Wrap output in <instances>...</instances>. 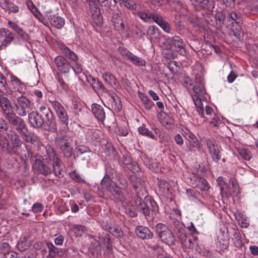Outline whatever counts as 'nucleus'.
<instances>
[{"label":"nucleus","instance_id":"f257e3e1","mask_svg":"<svg viewBox=\"0 0 258 258\" xmlns=\"http://www.w3.org/2000/svg\"><path fill=\"white\" fill-rule=\"evenodd\" d=\"M118 186L113 183L108 176H105L101 180V187L116 200L122 202L125 198L121 190L127 188V182L124 177L120 176L118 177Z\"/></svg>","mask_w":258,"mask_h":258},{"label":"nucleus","instance_id":"f03ea898","mask_svg":"<svg viewBox=\"0 0 258 258\" xmlns=\"http://www.w3.org/2000/svg\"><path fill=\"white\" fill-rule=\"evenodd\" d=\"M57 46L62 54L66 58L70 60V63L73 65V70L76 74H80L82 72V66L78 63V55L62 42H58Z\"/></svg>","mask_w":258,"mask_h":258},{"label":"nucleus","instance_id":"7ed1b4c3","mask_svg":"<svg viewBox=\"0 0 258 258\" xmlns=\"http://www.w3.org/2000/svg\"><path fill=\"white\" fill-rule=\"evenodd\" d=\"M45 160L48 164H52L53 172L55 176L58 177L63 176L62 169L60 167V160L53 149L50 147L47 149Z\"/></svg>","mask_w":258,"mask_h":258},{"label":"nucleus","instance_id":"20e7f679","mask_svg":"<svg viewBox=\"0 0 258 258\" xmlns=\"http://www.w3.org/2000/svg\"><path fill=\"white\" fill-rule=\"evenodd\" d=\"M155 231L162 241L168 245H174L175 238L168 227L162 223H158L155 227Z\"/></svg>","mask_w":258,"mask_h":258},{"label":"nucleus","instance_id":"39448f33","mask_svg":"<svg viewBox=\"0 0 258 258\" xmlns=\"http://www.w3.org/2000/svg\"><path fill=\"white\" fill-rule=\"evenodd\" d=\"M39 110L41 113L45 116L44 123L42 127L48 132H56L57 128L56 121L49 109L42 106L39 108Z\"/></svg>","mask_w":258,"mask_h":258},{"label":"nucleus","instance_id":"423d86ee","mask_svg":"<svg viewBox=\"0 0 258 258\" xmlns=\"http://www.w3.org/2000/svg\"><path fill=\"white\" fill-rule=\"evenodd\" d=\"M49 102L54 110L60 124L68 128L69 117L64 107L57 100H49Z\"/></svg>","mask_w":258,"mask_h":258},{"label":"nucleus","instance_id":"0eeeda50","mask_svg":"<svg viewBox=\"0 0 258 258\" xmlns=\"http://www.w3.org/2000/svg\"><path fill=\"white\" fill-rule=\"evenodd\" d=\"M15 106L16 113L20 116H26L32 109L30 101L22 95L17 97Z\"/></svg>","mask_w":258,"mask_h":258},{"label":"nucleus","instance_id":"6e6552de","mask_svg":"<svg viewBox=\"0 0 258 258\" xmlns=\"http://www.w3.org/2000/svg\"><path fill=\"white\" fill-rule=\"evenodd\" d=\"M208 153H209L212 161L218 162L221 158V148L218 146L216 141L212 139L205 140Z\"/></svg>","mask_w":258,"mask_h":258},{"label":"nucleus","instance_id":"1a4fd4ad","mask_svg":"<svg viewBox=\"0 0 258 258\" xmlns=\"http://www.w3.org/2000/svg\"><path fill=\"white\" fill-rule=\"evenodd\" d=\"M119 51L122 56L130 60L134 65L137 67H144L146 66V61L141 57L135 55L125 48H119Z\"/></svg>","mask_w":258,"mask_h":258},{"label":"nucleus","instance_id":"9d476101","mask_svg":"<svg viewBox=\"0 0 258 258\" xmlns=\"http://www.w3.org/2000/svg\"><path fill=\"white\" fill-rule=\"evenodd\" d=\"M54 63L58 72L62 74H68L71 69L73 70V65L62 55L56 56L54 58Z\"/></svg>","mask_w":258,"mask_h":258},{"label":"nucleus","instance_id":"9b49d317","mask_svg":"<svg viewBox=\"0 0 258 258\" xmlns=\"http://www.w3.org/2000/svg\"><path fill=\"white\" fill-rule=\"evenodd\" d=\"M4 94L3 91H0V104L3 112L7 119L15 113L13 112V108L10 100L4 96Z\"/></svg>","mask_w":258,"mask_h":258},{"label":"nucleus","instance_id":"f8f14e48","mask_svg":"<svg viewBox=\"0 0 258 258\" xmlns=\"http://www.w3.org/2000/svg\"><path fill=\"white\" fill-rule=\"evenodd\" d=\"M111 22L114 28L120 34H124L126 32L119 10H117L112 13Z\"/></svg>","mask_w":258,"mask_h":258},{"label":"nucleus","instance_id":"ddd939ff","mask_svg":"<svg viewBox=\"0 0 258 258\" xmlns=\"http://www.w3.org/2000/svg\"><path fill=\"white\" fill-rule=\"evenodd\" d=\"M7 119L19 134L28 130L27 125L24 120L22 118L19 117L15 114L12 115V116Z\"/></svg>","mask_w":258,"mask_h":258},{"label":"nucleus","instance_id":"4468645a","mask_svg":"<svg viewBox=\"0 0 258 258\" xmlns=\"http://www.w3.org/2000/svg\"><path fill=\"white\" fill-rule=\"evenodd\" d=\"M28 121L32 127L40 128L43 126L44 119L42 115L37 111H32L28 114Z\"/></svg>","mask_w":258,"mask_h":258},{"label":"nucleus","instance_id":"2eb2a0df","mask_svg":"<svg viewBox=\"0 0 258 258\" xmlns=\"http://www.w3.org/2000/svg\"><path fill=\"white\" fill-rule=\"evenodd\" d=\"M166 42L170 47L174 46L176 48L177 51H181L180 54L185 52L184 50L185 44L180 37L175 36L173 37H168L167 39Z\"/></svg>","mask_w":258,"mask_h":258},{"label":"nucleus","instance_id":"dca6fc26","mask_svg":"<svg viewBox=\"0 0 258 258\" xmlns=\"http://www.w3.org/2000/svg\"><path fill=\"white\" fill-rule=\"evenodd\" d=\"M135 203L139 211L146 217L149 216L150 207H149L146 200L145 202H143L142 198L136 196L135 197Z\"/></svg>","mask_w":258,"mask_h":258},{"label":"nucleus","instance_id":"f3484780","mask_svg":"<svg viewBox=\"0 0 258 258\" xmlns=\"http://www.w3.org/2000/svg\"><path fill=\"white\" fill-rule=\"evenodd\" d=\"M58 146L65 157L69 158L72 156L73 148L67 139H60L58 141Z\"/></svg>","mask_w":258,"mask_h":258},{"label":"nucleus","instance_id":"a211bd4d","mask_svg":"<svg viewBox=\"0 0 258 258\" xmlns=\"http://www.w3.org/2000/svg\"><path fill=\"white\" fill-rule=\"evenodd\" d=\"M91 110L94 117L99 121L103 122L105 118V112L102 106L94 103L92 105Z\"/></svg>","mask_w":258,"mask_h":258},{"label":"nucleus","instance_id":"6ab92c4d","mask_svg":"<svg viewBox=\"0 0 258 258\" xmlns=\"http://www.w3.org/2000/svg\"><path fill=\"white\" fill-rule=\"evenodd\" d=\"M33 167L37 169L39 173L44 175L50 174L53 172V169L52 170L48 166L44 164V163L39 159L35 160Z\"/></svg>","mask_w":258,"mask_h":258},{"label":"nucleus","instance_id":"aec40b11","mask_svg":"<svg viewBox=\"0 0 258 258\" xmlns=\"http://www.w3.org/2000/svg\"><path fill=\"white\" fill-rule=\"evenodd\" d=\"M183 136L188 141L189 144L191 145L193 147L200 149V146L199 141L196 136L187 128L183 130Z\"/></svg>","mask_w":258,"mask_h":258},{"label":"nucleus","instance_id":"412c9836","mask_svg":"<svg viewBox=\"0 0 258 258\" xmlns=\"http://www.w3.org/2000/svg\"><path fill=\"white\" fill-rule=\"evenodd\" d=\"M137 236L142 239H148L153 237V234L147 227L139 226L136 229Z\"/></svg>","mask_w":258,"mask_h":258},{"label":"nucleus","instance_id":"4be33fe9","mask_svg":"<svg viewBox=\"0 0 258 258\" xmlns=\"http://www.w3.org/2000/svg\"><path fill=\"white\" fill-rule=\"evenodd\" d=\"M0 6L2 9L8 12L9 13H17L19 11V7L8 0H3L0 3Z\"/></svg>","mask_w":258,"mask_h":258},{"label":"nucleus","instance_id":"5701e85b","mask_svg":"<svg viewBox=\"0 0 258 258\" xmlns=\"http://www.w3.org/2000/svg\"><path fill=\"white\" fill-rule=\"evenodd\" d=\"M11 86L12 89H11L13 92H18L21 93L22 91L25 89V85L21 80L16 76H11L10 77Z\"/></svg>","mask_w":258,"mask_h":258},{"label":"nucleus","instance_id":"b1692460","mask_svg":"<svg viewBox=\"0 0 258 258\" xmlns=\"http://www.w3.org/2000/svg\"><path fill=\"white\" fill-rule=\"evenodd\" d=\"M110 99L109 101L113 109L117 112H119L122 108L121 102L120 98L114 93L109 94Z\"/></svg>","mask_w":258,"mask_h":258},{"label":"nucleus","instance_id":"393cba45","mask_svg":"<svg viewBox=\"0 0 258 258\" xmlns=\"http://www.w3.org/2000/svg\"><path fill=\"white\" fill-rule=\"evenodd\" d=\"M9 26L15 31L23 39L27 40L29 39V35L18 25L11 21L8 22Z\"/></svg>","mask_w":258,"mask_h":258},{"label":"nucleus","instance_id":"a878e982","mask_svg":"<svg viewBox=\"0 0 258 258\" xmlns=\"http://www.w3.org/2000/svg\"><path fill=\"white\" fill-rule=\"evenodd\" d=\"M2 35L5 38L0 46L1 49L6 47L7 44H10L14 39L13 33L7 29L4 28L2 30Z\"/></svg>","mask_w":258,"mask_h":258},{"label":"nucleus","instance_id":"bb28decb","mask_svg":"<svg viewBox=\"0 0 258 258\" xmlns=\"http://www.w3.org/2000/svg\"><path fill=\"white\" fill-rule=\"evenodd\" d=\"M158 118L162 125L166 128H170L173 123V120L164 112H160Z\"/></svg>","mask_w":258,"mask_h":258},{"label":"nucleus","instance_id":"cd10ccee","mask_svg":"<svg viewBox=\"0 0 258 258\" xmlns=\"http://www.w3.org/2000/svg\"><path fill=\"white\" fill-rule=\"evenodd\" d=\"M48 19L51 25L56 28L60 29L64 24V20L61 17L55 15H50L48 17Z\"/></svg>","mask_w":258,"mask_h":258},{"label":"nucleus","instance_id":"c85d7f7f","mask_svg":"<svg viewBox=\"0 0 258 258\" xmlns=\"http://www.w3.org/2000/svg\"><path fill=\"white\" fill-rule=\"evenodd\" d=\"M102 78L104 81L110 86L117 87L118 83L115 77L110 73L104 72L102 73Z\"/></svg>","mask_w":258,"mask_h":258},{"label":"nucleus","instance_id":"c756f323","mask_svg":"<svg viewBox=\"0 0 258 258\" xmlns=\"http://www.w3.org/2000/svg\"><path fill=\"white\" fill-rule=\"evenodd\" d=\"M139 96L144 107L148 110H150L155 106L153 102L150 100L148 96L143 93H140Z\"/></svg>","mask_w":258,"mask_h":258},{"label":"nucleus","instance_id":"7c9ffc66","mask_svg":"<svg viewBox=\"0 0 258 258\" xmlns=\"http://www.w3.org/2000/svg\"><path fill=\"white\" fill-rule=\"evenodd\" d=\"M8 138L10 139L12 144L14 147H20L22 144V141L19 136L15 132L9 131L7 134Z\"/></svg>","mask_w":258,"mask_h":258},{"label":"nucleus","instance_id":"2f4dec72","mask_svg":"<svg viewBox=\"0 0 258 258\" xmlns=\"http://www.w3.org/2000/svg\"><path fill=\"white\" fill-rule=\"evenodd\" d=\"M121 203L127 214L130 215L131 217H135L137 216V213L135 208L130 202L125 201L124 200Z\"/></svg>","mask_w":258,"mask_h":258},{"label":"nucleus","instance_id":"473e14b6","mask_svg":"<svg viewBox=\"0 0 258 258\" xmlns=\"http://www.w3.org/2000/svg\"><path fill=\"white\" fill-rule=\"evenodd\" d=\"M192 99L198 114L201 116V117H203L204 115V111L202 100L206 99V98H196L195 97H192Z\"/></svg>","mask_w":258,"mask_h":258},{"label":"nucleus","instance_id":"72a5a7b5","mask_svg":"<svg viewBox=\"0 0 258 258\" xmlns=\"http://www.w3.org/2000/svg\"><path fill=\"white\" fill-rule=\"evenodd\" d=\"M101 134V133L100 131L95 128L89 130L86 133L88 139L96 141H98L100 138Z\"/></svg>","mask_w":258,"mask_h":258},{"label":"nucleus","instance_id":"f704fd0d","mask_svg":"<svg viewBox=\"0 0 258 258\" xmlns=\"http://www.w3.org/2000/svg\"><path fill=\"white\" fill-rule=\"evenodd\" d=\"M194 95L192 97L196 98H206L205 95V90L203 87L196 85L193 87Z\"/></svg>","mask_w":258,"mask_h":258},{"label":"nucleus","instance_id":"c9c22d12","mask_svg":"<svg viewBox=\"0 0 258 258\" xmlns=\"http://www.w3.org/2000/svg\"><path fill=\"white\" fill-rule=\"evenodd\" d=\"M71 231L76 237L80 236L86 231V228L82 225H75L72 228Z\"/></svg>","mask_w":258,"mask_h":258},{"label":"nucleus","instance_id":"e433bc0d","mask_svg":"<svg viewBox=\"0 0 258 258\" xmlns=\"http://www.w3.org/2000/svg\"><path fill=\"white\" fill-rule=\"evenodd\" d=\"M139 133L144 136L149 137L153 140H156L155 135L147 128L144 126H140L138 128Z\"/></svg>","mask_w":258,"mask_h":258},{"label":"nucleus","instance_id":"4c0bfd02","mask_svg":"<svg viewBox=\"0 0 258 258\" xmlns=\"http://www.w3.org/2000/svg\"><path fill=\"white\" fill-rule=\"evenodd\" d=\"M9 146V142L8 140L4 136L0 135V147H1L3 151L12 154L8 148Z\"/></svg>","mask_w":258,"mask_h":258},{"label":"nucleus","instance_id":"58836bf2","mask_svg":"<svg viewBox=\"0 0 258 258\" xmlns=\"http://www.w3.org/2000/svg\"><path fill=\"white\" fill-rule=\"evenodd\" d=\"M155 13H147L145 11H140L138 12L139 17L145 22H150L153 19V16Z\"/></svg>","mask_w":258,"mask_h":258},{"label":"nucleus","instance_id":"ea45409f","mask_svg":"<svg viewBox=\"0 0 258 258\" xmlns=\"http://www.w3.org/2000/svg\"><path fill=\"white\" fill-rule=\"evenodd\" d=\"M92 16L94 21L97 24H100L102 22V17L100 12V10L96 7H94V10H92Z\"/></svg>","mask_w":258,"mask_h":258},{"label":"nucleus","instance_id":"a19ab883","mask_svg":"<svg viewBox=\"0 0 258 258\" xmlns=\"http://www.w3.org/2000/svg\"><path fill=\"white\" fill-rule=\"evenodd\" d=\"M100 243L103 246L109 249L111 247L110 239L109 235L105 234L99 238Z\"/></svg>","mask_w":258,"mask_h":258},{"label":"nucleus","instance_id":"79ce46f5","mask_svg":"<svg viewBox=\"0 0 258 258\" xmlns=\"http://www.w3.org/2000/svg\"><path fill=\"white\" fill-rule=\"evenodd\" d=\"M158 186L160 190L164 194H166L170 187L169 184L164 179H160L159 181Z\"/></svg>","mask_w":258,"mask_h":258},{"label":"nucleus","instance_id":"37998d69","mask_svg":"<svg viewBox=\"0 0 258 258\" xmlns=\"http://www.w3.org/2000/svg\"><path fill=\"white\" fill-rule=\"evenodd\" d=\"M47 245L49 250L47 257L53 258L58 253V249L51 243H48Z\"/></svg>","mask_w":258,"mask_h":258},{"label":"nucleus","instance_id":"c03bdc74","mask_svg":"<svg viewBox=\"0 0 258 258\" xmlns=\"http://www.w3.org/2000/svg\"><path fill=\"white\" fill-rule=\"evenodd\" d=\"M228 17L238 25H239L241 23V19L240 15L235 12H231L228 13ZM232 23H233V22H232Z\"/></svg>","mask_w":258,"mask_h":258},{"label":"nucleus","instance_id":"a18cd8bd","mask_svg":"<svg viewBox=\"0 0 258 258\" xmlns=\"http://www.w3.org/2000/svg\"><path fill=\"white\" fill-rule=\"evenodd\" d=\"M195 5L199 6L200 7L202 8L209 9V4L212 3L211 0H191Z\"/></svg>","mask_w":258,"mask_h":258},{"label":"nucleus","instance_id":"49530a36","mask_svg":"<svg viewBox=\"0 0 258 258\" xmlns=\"http://www.w3.org/2000/svg\"><path fill=\"white\" fill-rule=\"evenodd\" d=\"M238 153L246 160H249L252 157L250 152L246 149L242 148L239 149Z\"/></svg>","mask_w":258,"mask_h":258},{"label":"nucleus","instance_id":"de8ad7c7","mask_svg":"<svg viewBox=\"0 0 258 258\" xmlns=\"http://www.w3.org/2000/svg\"><path fill=\"white\" fill-rule=\"evenodd\" d=\"M146 200L149 207H150V211H151L152 212H157L158 211L159 208L156 202L151 198H148Z\"/></svg>","mask_w":258,"mask_h":258},{"label":"nucleus","instance_id":"09e8293b","mask_svg":"<svg viewBox=\"0 0 258 258\" xmlns=\"http://www.w3.org/2000/svg\"><path fill=\"white\" fill-rule=\"evenodd\" d=\"M75 152L77 156H80L84 153L90 152L89 149L85 146H78L75 149Z\"/></svg>","mask_w":258,"mask_h":258},{"label":"nucleus","instance_id":"8fccbe9b","mask_svg":"<svg viewBox=\"0 0 258 258\" xmlns=\"http://www.w3.org/2000/svg\"><path fill=\"white\" fill-rule=\"evenodd\" d=\"M164 56L165 58L171 59H173L175 57V53L173 50L170 49V47L167 48V49L163 52Z\"/></svg>","mask_w":258,"mask_h":258},{"label":"nucleus","instance_id":"3c124183","mask_svg":"<svg viewBox=\"0 0 258 258\" xmlns=\"http://www.w3.org/2000/svg\"><path fill=\"white\" fill-rule=\"evenodd\" d=\"M131 178L135 190H137L140 187V186L142 185L143 182L140 178H138L135 176H134Z\"/></svg>","mask_w":258,"mask_h":258},{"label":"nucleus","instance_id":"603ef678","mask_svg":"<svg viewBox=\"0 0 258 258\" xmlns=\"http://www.w3.org/2000/svg\"><path fill=\"white\" fill-rule=\"evenodd\" d=\"M153 20L159 26H161L166 21L163 19L162 17L157 13H155L153 16Z\"/></svg>","mask_w":258,"mask_h":258},{"label":"nucleus","instance_id":"864d4df0","mask_svg":"<svg viewBox=\"0 0 258 258\" xmlns=\"http://www.w3.org/2000/svg\"><path fill=\"white\" fill-rule=\"evenodd\" d=\"M71 176L74 180L80 183H84L85 180L81 177L80 174L75 171L71 173Z\"/></svg>","mask_w":258,"mask_h":258},{"label":"nucleus","instance_id":"5fc2aeb1","mask_svg":"<svg viewBox=\"0 0 258 258\" xmlns=\"http://www.w3.org/2000/svg\"><path fill=\"white\" fill-rule=\"evenodd\" d=\"M10 246L7 242H4L0 246V253L4 255H6L10 252Z\"/></svg>","mask_w":258,"mask_h":258},{"label":"nucleus","instance_id":"6e6d98bb","mask_svg":"<svg viewBox=\"0 0 258 258\" xmlns=\"http://www.w3.org/2000/svg\"><path fill=\"white\" fill-rule=\"evenodd\" d=\"M123 6L130 10H135L137 8L136 3L134 1L126 0L123 4Z\"/></svg>","mask_w":258,"mask_h":258},{"label":"nucleus","instance_id":"4d7b16f0","mask_svg":"<svg viewBox=\"0 0 258 258\" xmlns=\"http://www.w3.org/2000/svg\"><path fill=\"white\" fill-rule=\"evenodd\" d=\"M149 168L156 172L160 171L159 163L155 161H152L151 163L149 164Z\"/></svg>","mask_w":258,"mask_h":258},{"label":"nucleus","instance_id":"13d9d810","mask_svg":"<svg viewBox=\"0 0 258 258\" xmlns=\"http://www.w3.org/2000/svg\"><path fill=\"white\" fill-rule=\"evenodd\" d=\"M178 237L182 244L187 240V236L184 230H180L178 234Z\"/></svg>","mask_w":258,"mask_h":258},{"label":"nucleus","instance_id":"bf43d9fd","mask_svg":"<svg viewBox=\"0 0 258 258\" xmlns=\"http://www.w3.org/2000/svg\"><path fill=\"white\" fill-rule=\"evenodd\" d=\"M200 188L202 190H207L209 189L208 182L204 178H201L199 184Z\"/></svg>","mask_w":258,"mask_h":258},{"label":"nucleus","instance_id":"052dcab7","mask_svg":"<svg viewBox=\"0 0 258 258\" xmlns=\"http://www.w3.org/2000/svg\"><path fill=\"white\" fill-rule=\"evenodd\" d=\"M8 127V124L6 120L0 116V132L7 130Z\"/></svg>","mask_w":258,"mask_h":258},{"label":"nucleus","instance_id":"680f3d73","mask_svg":"<svg viewBox=\"0 0 258 258\" xmlns=\"http://www.w3.org/2000/svg\"><path fill=\"white\" fill-rule=\"evenodd\" d=\"M42 209H43V206L40 203H36L35 204H34L33 205V206L32 207V209L33 211L35 213H38V212L42 211Z\"/></svg>","mask_w":258,"mask_h":258},{"label":"nucleus","instance_id":"e2e57ef3","mask_svg":"<svg viewBox=\"0 0 258 258\" xmlns=\"http://www.w3.org/2000/svg\"><path fill=\"white\" fill-rule=\"evenodd\" d=\"M103 87V84L98 80L96 79L95 81H94L93 88L96 92L101 90Z\"/></svg>","mask_w":258,"mask_h":258},{"label":"nucleus","instance_id":"0e129e2a","mask_svg":"<svg viewBox=\"0 0 258 258\" xmlns=\"http://www.w3.org/2000/svg\"><path fill=\"white\" fill-rule=\"evenodd\" d=\"M58 81L59 85L65 91H68L69 89V85L64 81V80L60 78H58Z\"/></svg>","mask_w":258,"mask_h":258},{"label":"nucleus","instance_id":"69168bd1","mask_svg":"<svg viewBox=\"0 0 258 258\" xmlns=\"http://www.w3.org/2000/svg\"><path fill=\"white\" fill-rule=\"evenodd\" d=\"M177 64L176 61H170L167 64V67L172 73H174L177 67Z\"/></svg>","mask_w":258,"mask_h":258},{"label":"nucleus","instance_id":"338daca9","mask_svg":"<svg viewBox=\"0 0 258 258\" xmlns=\"http://www.w3.org/2000/svg\"><path fill=\"white\" fill-rule=\"evenodd\" d=\"M126 165L127 167L133 172H135L138 170L139 167L136 165L135 162L126 163Z\"/></svg>","mask_w":258,"mask_h":258},{"label":"nucleus","instance_id":"774afa93","mask_svg":"<svg viewBox=\"0 0 258 258\" xmlns=\"http://www.w3.org/2000/svg\"><path fill=\"white\" fill-rule=\"evenodd\" d=\"M237 75L233 71H231L227 76V80L229 83H232L237 78Z\"/></svg>","mask_w":258,"mask_h":258}]
</instances>
